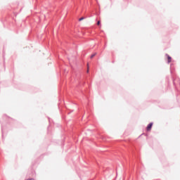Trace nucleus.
Segmentation results:
<instances>
[{
    "label": "nucleus",
    "mask_w": 180,
    "mask_h": 180,
    "mask_svg": "<svg viewBox=\"0 0 180 180\" xmlns=\"http://www.w3.org/2000/svg\"><path fill=\"white\" fill-rule=\"evenodd\" d=\"M151 127H153V123L150 122L146 127L147 131H151Z\"/></svg>",
    "instance_id": "f257e3e1"
},
{
    "label": "nucleus",
    "mask_w": 180,
    "mask_h": 180,
    "mask_svg": "<svg viewBox=\"0 0 180 180\" xmlns=\"http://www.w3.org/2000/svg\"><path fill=\"white\" fill-rule=\"evenodd\" d=\"M167 60H168V63L171 62L172 58L169 56H167Z\"/></svg>",
    "instance_id": "f03ea898"
},
{
    "label": "nucleus",
    "mask_w": 180,
    "mask_h": 180,
    "mask_svg": "<svg viewBox=\"0 0 180 180\" xmlns=\"http://www.w3.org/2000/svg\"><path fill=\"white\" fill-rule=\"evenodd\" d=\"M96 56V53H93V54L91 56L90 58H94Z\"/></svg>",
    "instance_id": "7ed1b4c3"
},
{
    "label": "nucleus",
    "mask_w": 180,
    "mask_h": 180,
    "mask_svg": "<svg viewBox=\"0 0 180 180\" xmlns=\"http://www.w3.org/2000/svg\"><path fill=\"white\" fill-rule=\"evenodd\" d=\"M84 18L82 17L81 18L79 19V22H81V20H84Z\"/></svg>",
    "instance_id": "20e7f679"
},
{
    "label": "nucleus",
    "mask_w": 180,
    "mask_h": 180,
    "mask_svg": "<svg viewBox=\"0 0 180 180\" xmlns=\"http://www.w3.org/2000/svg\"><path fill=\"white\" fill-rule=\"evenodd\" d=\"M97 25L99 26V25H101V21H98Z\"/></svg>",
    "instance_id": "39448f33"
}]
</instances>
